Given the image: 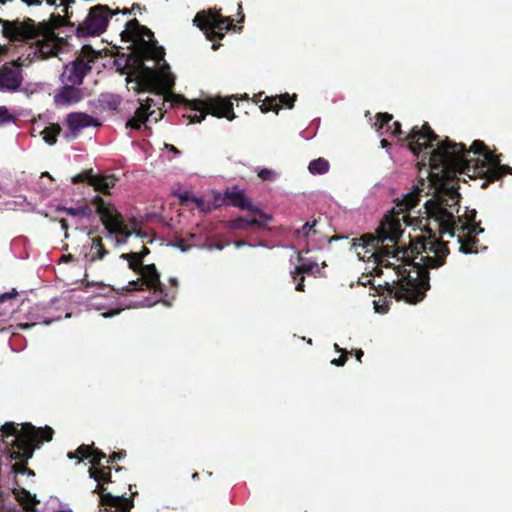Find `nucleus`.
<instances>
[{"label":"nucleus","mask_w":512,"mask_h":512,"mask_svg":"<svg viewBox=\"0 0 512 512\" xmlns=\"http://www.w3.org/2000/svg\"><path fill=\"white\" fill-rule=\"evenodd\" d=\"M234 244H235V246H236L237 248H240V247L245 246V245H246V242H245V241H241V240H240V241H236Z\"/></svg>","instance_id":"nucleus-41"},{"label":"nucleus","mask_w":512,"mask_h":512,"mask_svg":"<svg viewBox=\"0 0 512 512\" xmlns=\"http://www.w3.org/2000/svg\"><path fill=\"white\" fill-rule=\"evenodd\" d=\"M23 1L29 5H33V4H39L43 0H23ZM45 1L50 5L62 6L63 7L62 11L65 13L66 17H69L68 9H69L70 5L74 2V0H45Z\"/></svg>","instance_id":"nucleus-27"},{"label":"nucleus","mask_w":512,"mask_h":512,"mask_svg":"<svg viewBox=\"0 0 512 512\" xmlns=\"http://www.w3.org/2000/svg\"><path fill=\"white\" fill-rule=\"evenodd\" d=\"M330 164L324 158H317L309 163L308 170L312 175H323L329 171Z\"/></svg>","instance_id":"nucleus-23"},{"label":"nucleus","mask_w":512,"mask_h":512,"mask_svg":"<svg viewBox=\"0 0 512 512\" xmlns=\"http://www.w3.org/2000/svg\"><path fill=\"white\" fill-rule=\"evenodd\" d=\"M193 201L196 203L197 207L202 211V212H205L206 210H208V208L206 207V204H205V201L201 198H197V197H194L193 198Z\"/></svg>","instance_id":"nucleus-33"},{"label":"nucleus","mask_w":512,"mask_h":512,"mask_svg":"<svg viewBox=\"0 0 512 512\" xmlns=\"http://www.w3.org/2000/svg\"><path fill=\"white\" fill-rule=\"evenodd\" d=\"M108 306L109 304L106 302L97 301V297L92 299L90 302V307L97 311H101L104 317H111L117 315L120 312V309H109Z\"/></svg>","instance_id":"nucleus-25"},{"label":"nucleus","mask_w":512,"mask_h":512,"mask_svg":"<svg viewBox=\"0 0 512 512\" xmlns=\"http://www.w3.org/2000/svg\"><path fill=\"white\" fill-rule=\"evenodd\" d=\"M408 148L417 159V165L425 172L429 186L434 189L433 197L424 204L429 224H435L440 239H428L416 244L411 250L416 255L409 261V249L402 242V221L405 212L419 202L417 191L403 196L393 211L383 218L375 234H364L353 238L351 247L359 260L372 264L366 270L372 275H383L382 267L389 275L385 286L390 295L408 303L421 301L429 289L428 269L444 264L452 245L464 254L477 253L476 236L484 230L475 223L476 210L465 208L460 214V194L455 186L456 174L470 178L486 177L497 180L509 173L512 167L502 165L482 141L473 142L466 150L462 144L449 140L439 141L438 136L424 124L421 129L413 127L407 136Z\"/></svg>","instance_id":"nucleus-1"},{"label":"nucleus","mask_w":512,"mask_h":512,"mask_svg":"<svg viewBox=\"0 0 512 512\" xmlns=\"http://www.w3.org/2000/svg\"><path fill=\"white\" fill-rule=\"evenodd\" d=\"M16 120V116L12 114L7 107L0 106V126L12 123Z\"/></svg>","instance_id":"nucleus-29"},{"label":"nucleus","mask_w":512,"mask_h":512,"mask_svg":"<svg viewBox=\"0 0 512 512\" xmlns=\"http://www.w3.org/2000/svg\"><path fill=\"white\" fill-rule=\"evenodd\" d=\"M97 58V52L90 46L82 48V58L67 64L61 75L62 82L65 84L80 85L86 74L91 70L89 62Z\"/></svg>","instance_id":"nucleus-10"},{"label":"nucleus","mask_w":512,"mask_h":512,"mask_svg":"<svg viewBox=\"0 0 512 512\" xmlns=\"http://www.w3.org/2000/svg\"><path fill=\"white\" fill-rule=\"evenodd\" d=\"M263 222H260L257 219H246V218H237L230 222V227L235 230H245L250 226L255 225H263Z\"/></svg>","instance_id":"nucleus-26"},{"label":"nucleus","mask_w":512,"mask_h":512,"mask_svg":"<svg viewBox=\"0 0 512 512\" xmlns=\"http://www.w3.org/2000/svg\"><path fill=\"white\" fill-rule=\"evenodd\" d=\"M61 225H62V228L63 229H66L67 228V223L65 220H61Z\"/></svg>","instance_id":"nucleus-48"},{"label":"nucleus","mask_w":512,"mask_h":512,"mask_svg":"<svg viewBox=\"0 0 512 512\" xmlns=\"http://www.w3.org/2000/svg\"><path fill=\"white\" fill-rule=\"evenodd\" d=\"M299 265L295 267V270L291 272L292 277L296 279V275L307 273L312 275L320 274L321 269L325 266L323 263L322 266L319 265L313 259L310 258H302L300 255L297 256Z\"/></svg>","instance_id":"nucleus-19"},{"label":"nucleus","mask_w":512,"mask_h":512,"mask_svg":"<svg viewBox=\"0 0 512 512\" xmlns=\"http://www.w3.org/2000/svg\"><path fill=\"white\" fill-rule=\"evenodd\" d=\"M110 17L111 13L106 6L98 5L91 8L85 20L76 29L78 37L102 34L107 28Z\"/></svg>","instance_id":"nucleus-11"},{"label":"nucleus","mask_w":512,"mask_h":512,"mask_svg":"<svg viewBox=\"0 0 512 512\" xmlns=\"http://www.w3.org/2000/svg\"><path fill=\"white\" fill-rule=\"evenodd\" d=\"M16 295H17V292L4 293V294L0 295V303L5 302L6 300H11V299H12V298H14Z\"/></svg>","instance_id":"nucleus-34"},{"label":"nucleus","mask_w":512,"mask_h":512,"mask_svg":"<svg viewBox=\"0 0 512 512\" xmlns=\"http://www.w3.org/2000/svg\"><path fill=\"white\" fill-rule=\"evenodd\" d=\"M193 22L204 31L209 40H213L216 36L222 38L223 32L229 30L232 25L230 17H222L216 10L198 12Z\"/></svg>","instance_id":"nucleus-9"},{"label":"nucleus","mask_w":512,"mask_h":512,"mask_svg":"<svg viewBox=\"0 0 512 512\" xmlns=\"http://www.w3.org/2000/svg\"><path fill=\"white\" fill-rule=\"evenodd\" d=\"M44 176L50 177V175H49V173H48V172L43 173V174H42V177H44Z\"/></svg>","instance_id":"nucleus-51"},{"label":"nucleus","mask_w":512,"mask_h":512,"mask_svg":"<svg viewBox=\"0 0 512 512\" xmlns=\"http://www.w3.org/2000/svg\"><path fill=\"white\" fill-rule=\"evenodd\" d=\"M228 199L231 200V203L237 207L242 209L248 208L250 206L249 200L245 197V195L241 192L227 194Z\"/></svg>","instance_id":"nucleus-28"},{"label":"nucleus","mask_w":512,"mask_h":512,"mask_svg":"<svg viewBox=\"0 0 512 512\" xmlns=\"http://www.w3.org/2000/svg\"><path fill=\"white\" fill-rule=\"evenodd\" d=\"M66 124L73 138L77 137L85 128L97 127L100 125L96 118L83 112H73L68 114Z\"/></svg>","instance_id":"nucleus-14"},{"label":"nucleus","mask_w":512,"mask_h":512,"mask_svg":"<svg viewBox=\"0 0 512 512\" xmlns=\"http://www.w3.org/2000/svg\"><path fill=\"white\" fill-rule=\"evenodd\" d=\"M21 68L16 64H5L0 67V91L14 92L22 84Z\"/></svg>","instance_id":"nucleus-13"},{"label":"nucleus","mask_w":512,"mask_h":512,"mask_svg":"<svg viewBox=\"0 0 512 512\" xmlns=\"http://www.w3.org/2000/svg\"><path fill=\"white\" fill-rule=\"evenodd\" d=\"M381 146H382L383 148H387V147L389 146V142H388V140H387L386 138H383V139L381 140Z\"/></svg>","instance_id":"nucleus-40"},{"label":"nucleus","mask_w":512,"mask_h":512,"mask_svg":"<svg viewBox=\"0 0 512 512\" xmlns=\"http://www.w3.org/2000/svg\"><path fill=\"white\" fill-rule=\"evenodd\" d=\"M197 476H198L197 473L193 474V478H197Z\"/></svg>","instance_id":"nucleus-52"},{"label":"nucleus","mask_w":512,"mask_h":512,"mask_svg":"<svg viewBox=\"0 0 512 512\" xmlns=\"http://www.w3.org/2000/svg\"><path fill=\"white\" fill-rule=\"evenodd\" d=\"M318 221H308L301 228H298L294 231V238L298 241H306L315 240L316 235L318 233L317 226Z\"/></svg>","instance_id":"nucleus-21"},{"label":"nucleus","mask_w":512,"mask_h":512,"mask_svg":"<svg viewBox=\"0 0 512 512\" xmlns=\"http://www.w3.org/2000/svg\"><path fill=\"white\" fill-rule=\"evenodd\" d=\"M53 433V429L48 426L36 428L30 423H25L18 427L12 422L5 423L1 427L2 441L11 460L20 461L12 465L13 473L33 476V471L25 466V462L33 456L35 448H38L43 441L52 439Z\"/></svg>","instance_id":"nucleus-3"},{"label":"nucleus","mask_w":512,"mask_h":512,"mask_svg":"<svg viewBox=\"0 0 512 512\" xmlns=\"http://www.w3.org/2000/svg\"><path fill=\"white\" fill-rule=\"evenodd\" d=\"M35 504V501L27 502L25 503V508H29L30 506H33Z\"/></svg>","instance_id":"nucleus-47"},{"label":"nucleus","mask_w":512,"mask_h":512,"mask_svg":"<svg viewBox=\"0 0 512 512\" xmlns=\"http://www.w3.org/2000/svg\"><path fill=\"white\" fill-rule=\"evenodd\" d=\"M1 32L10 42H28L35 45V55L42 58L56 56L66 46L64 38L55 33L56 25L35 23L32 19L5 20L0 18Z\"/></svg>","instance_id":"nucleus-2"},{"label":"nucleus","mask_w":512,"mask_h":512,"mask_svg":"<svg viewBox=\"0 0 512 512\" xmlns=\"http://www.w3.org/2000/svg\"><path fill=\"white\" fill-rule=\"evenodd\" d=\"M121 455H122V453H120V452H119V453H114V454L112 455V457H111V461H114V460H116V459H120V458H121ZM108 462H110V460H109Z\"/></svg>","instance_id":"nucleus-39"},{"label":"nucleus","mask_w":512,"mask_h":512,"mask_svg":"<svg viewBox=\"0 0 512 512\" xmlns=\"http://www.w3.org/2000/svg\"><path fill=\"white\" fill-rule=\"evenodd\" d=\"M121 37L124 41H131L137 46V54L141 59L152 58L158 62L163 60L164 49L156 46L153 33L145 26H141L136 19L126 24Z\"/></svg>","instance_id":"nucleus-6"},{"label":"nucleus","mask_w":512,"mask_h":512,"mask_svg":"<svg viewBox=\"0 0 512 512\" xmlns=\"http://www.w3.org/2000/svg\"><path fill=\"white\" fill-rule=\"evenodd\" d=\"M82 97L83 94L79 88L72 84H66L54 95V102L58 106H68L78 103Z\"/></svg>","instance_id":"nucleus-17"},{"label":"nucleus","mask_w":512,"mask_h":512,"mask_svg":"<svg viewBox=\"0 0 512 512\" xmlns=\"http://www.w3.org/2000/svg\"><path fill=\"white\" fill-rule=\"evenodd\" d=\"M355 356H356V359H357L358 361H361V358H362V356H363V351H362L361 349L356 350V352H355Z\"/></svg>","instance_id":"nucleus-38"},{"label":"nucleus","mask_w":512,"mask_h":512,"mask_svg":"<svg viewBox=\"0 0 512 512\" xmlns=\"http://www.w3.org/2000/svg\"><path fill=\"white\" fill-rule=\"evenodd\" d=\"M155 72L153 69L145 67L141 63L139 69L135 71V79L127 77L128 84H133L132 89L137 92L152 91L154 88Z\"/></svg>","instance_id":"nucleus-15"},{"label":"nucleus","mask_w":512,"mask_h":512,"mask_svg":"<svg viewBox=\"0 0 512 512\" xmlns=\"http://www.w3.org/2000/svg\"><path fill=\"white\" fill-rule=\"evenodd\" d=\"M92 204L100 215L107 232V238L113 240L116 246L127 243L128 239L132 237L134 233L125 224L122 215L115 207L100 196H95L92 200Z\"/></svg>","instance_id":"nucleus-5"},{"label":"nucleus","mask_w":512,"mask_h":512,"mask_svg":"<svg viewBox=\"0 0 512 512\" xmlns=\"http://www.w3.org/2000/svg\"><path fill=\"white\" fill-rule=\"evenodd\" d=\"M170 282L173 285V287L176 288V286H177V279L176 278H171Z\"/></svg>","instance_id":"nucleus-46"},{"label":"nucleus","mask_w":512,"mask_h":512,"mask_svg":"<svg viewBox=\"0 0 512 512\" xmlns=\"http://www.w3.org/2000/svg\"><path fill=\"white\" fill-rule=\"evenodd\" d=\"M169 151L173 152L175 156H178L180 154V151L174 147L173 145H166L165 146Z\"/></svg>","instance_id":"nucleus-36"},{"label":"nucleus","mask_w":512,"mask_h":512,"mask_svg":"<svg viewBox=\"0 0 512 512\" xmlns=\"http://www.w3.org/2000/svg\"><path fill=\"white\" fill-rule=\"evenodd\" d=\"M153 92L152 97L140 100V107L136 110L126 123V127L133 130H139L143 126L146 128V121L153 119L157 122L162 117V106L165 105L166 97L162 93Z\"/></svg>","instance_id":"nucleus-8"},{"label":"nucleus","mask_w":512,"mask_h":512,"mask_svg":"<svg viewBox=\"0 0 512 512\" xmlns=\"http://www.w3.org/2000/svg\"><path fill=\"white\" fill-rule=\"evenodd\" d=\"M55 512H72L71 510H58V511H55Z\"/></svg>","instance_id":"nucleus-49"},{"label":"nucleus","mask_w":512,"mask_h":512,"mask_svg":"<svg viewBox=\"0 0 512 512\" xmlns=\"http://www.w3.org/2000/svg\"><path fill=\"white\" fill-rule=\"evenodd\" d=\"M213 248L218 249V250H221V249L223 248V246H222V245H219V244H215V245H211V246H209V249H213Z\"/></svg>","instance_id":"nucleus-42"},{"label":"nucleus","mask_w":512,"mask_h":512,"mask_svg":"<svg viewBox=\"0 0 512 512\" xmlns=\"http://www.w3.org/2000/svg\"><path fill=\"white\" fill-rule=\"evenodd\" d=\"M7 0H0V2L5 3Z\"/></svg>","instance_id":"nucleus-53"},{"label":"nucleus","mask_w":512,"mask_h":512,"mask_svg":"<svg viewBox=\"0 0 512 512\" xmlns=\"http://www.w3.org/2000/svg\"><path fill=\"white\" fill-rule=\"evenodd\" d=\"M61 131V127L58 124H51L50 126L46 127L43 131H41V136L43 140L49 144L53 145L57 141V136L59 135Z\"/></svg>","instance_id":"nucleus-24"},{"label":"nucleus","mask_w":512,"mask_h":512,"mask_svg":"<svg viewBox=\"0 0 512 512\" xmlns=\"http://www.w3.org/2000/svg\"><path fill=\"white\" fill-rule=\"evenodd\" d=\"M108 251L102 244V239L100 237H91L89 238L82 246L81 254L83 255L86 263H94L96 261L102 260L105 255H107Z\"/></svg>","instance_id":"nucleus-16"},{"label":"nucleus","mask_w":512,"mask_h":512,"mask_svg":"<svg viewBox=\"0 0 512 512\" xmlns=\"http://www.w3.org/2000/svg\"><path fill=\"white\" fill-rule=\"evenodd\" d=\"M60 319H61V315L55 316L53 318H44L43 323L48 325V324L52 323L53 321L60 320Z\"/></svg>","instance_id":"nucleus-35"},{"label":"nucleus","mask_w":512,"mask_h":512,"mask_svg":"<svg viewBox=\"0 0 512 512\" xmlns=\"http://www.w3.org/2000/svg\"><path fill=\"white\" fill-rule=\"evenodd\" d=\"M62 260L65 262L70 261V260H72V255L69 254V255L63 256Z\"/></svg>","instance_id":"nucleus-44"},{"label":"nucleus","mask_w":512,"mask_h":512,"mask_svg":"<svg viewBox=\"0 0 512 512\" xmlns=\"http://www.w3.org/2000/svg\"><path fill=\"white\" fill-rule=\"evenodd\" d=\"M183 101L187 104V117L192 123H200L208 113L218 118L225 117L230 121L235 118L233 104L228 100L208 98L204 101H187L185 99Z\"/></svg>","instance_id":"nucleus-7"},{"label":"nucleus","mask_w":512,"mask_h":512,"mask_svg":"<svg viewBox=\"0 0 512 512\" xmlns=\"http://www.w3.org/2000/svg\"><path fill=\"white\" fill-rule=\"evenodd\" d=\"M145 236H146V235H145L144 233H141L140 231L135 232V237H136V238H143V237H145Z\"/></svg>","instance_id":"nucleus-43"},{"label":"nucleus","mask_w":512,"mask_h":512,"mask_svg":"<svg viewBox=\"0 0 512 512\" xmlns=\"http://www.w3.org/2000/svg\"><path fill=\"white\" fill-rule=\"evenodd\" d=\"M160 80L166 88H171L174 84V78L170 74H166L164 71L161 73Z\"/></svg>","instance_id":"nucleus-32"},{"label":"nucleus","mask_w":512,"mask_h":512,"mask_svg":"<svg viewBox=\"0 0 512 512\" xmlns=\"http://www.w3.org/2000/svg\"><path fill=\"white\" fill-rule=\"evenodd\" d=\"M295 99V95L291 97L288 94H283L278 98H273L265 101L260 108L262 112L275 111L277 113L281 107V104L286 105L288 108H292Z\"/></svg>","instance_id":"nucleus-20"},{"label":"nucleus","mask_w":512,"mask_h":512,"mask_svg":"<svg viewBox=\"0 0 512 512\" xmlns=\"http://www.w3.org/2000/svg\"><path fill=\"white\" fill-rule=\"evenodd\" d=\"M218 46H219V45H217V44H213L212 48H213L214 50H216V49H218Z\"/></svg>","instance_id":"nucleus-50"},{"label":"nucleus","mask_w":512,"mask_h":512,"mask_svg":"<svg viewBox=\"0 0 512 512\" xmlns=\"http://www.w3.org/2000/svg\"><path fill=\"white\" fill-rule=\"evenodd\" d=\"M334 348H335L336 351L341 352L342 355L339 358H337V359H333L331 361V363L333 365H336V366H343L345 364V362H346V359H347L346 355L348 354V352L346 350H344V349H341L338 346V344H334Z\"/></svg>","instance_id":"nucleus-31"},{"label":"nucleus","mask_w":512,"mask_h":512,"mask_svg":"<svg viewBox=\"0 0 512 512\" xmlns=\"http://www.w3.org/2000/svg\"><path fill=\"white\" fill-rule=\"evenodd\" d=\"M149 253V250L143 246L141 252L123 253L119 256L120 259L127 263V266L132 271L138 274L136 280H131L128 286L124 289L127 291L143 290L146 289L153 291V296L145 297L141 301V305L151 307L158 302L166 306H170L175 297V291L172 294L164 292V286L160 281L159 273L154 264L144 265L143 257Z\"/></svg>","instance_id":"nucleus-4"},{"label":"nucleus","mask_w":512,"mask_h":512,"mask_svg":"<svg viewBox=\"0 0 512 512\" xmlns=\"http://www.w3.org/2000/svg\"><path fill=\"white\" fill-rule=\"evenodd\" d=\"M303 281H304V277L302 276L300 278V281L296 284V290L297 291H304V283H303Z\"/></svg>","instance_id":"nucleus-37"},{"label":"nucleus","mask_w":512,"mask_h":512,"mask_svg":"<svg viewBox=\"0 0 512 512\" xmlns=\"http://www.w3.org/2000/svg\"><path fill=\"white\" fill-rule=\"evenodd\" d=\"M58 210L64 211L67 215L72 217H77L80 219L90 220L93 217V211L91 207L88 205L78 206V207H61Z\"/></svg>","instance_id":"nucleus-22"},{"label":"nucleus","mask_w":512,"mask_h":512,"mask_svg":"<svg viewBox=\"0 0 512 512\" xmlns=\"http://www.w3.org/2000/svg\"><path fill=\"white\" fill-rule=\"evenodd\" d=\"M15 204H16V202H8V203L6 204V207H7L8 209H12V208L14 207V205H15Z\"/></svg>","instance_id":"nucleus-45"},{"label":"nucleus","mask_w":512,"mask_h":512,"mask_svg":"<svg viewBox=\"0 0 512 512\" xmlns=\"http://www.w3.org/2000/svg\"><path fill=\"white\" fill-rule=\"evenodd\" d=\"M374 126L380 136L391 135L393 137L400 135V123L392 122V116L387 113L378 114Z\"/></svg>","instance_id":"nucleus-18"},{"label":"nucleus","mask_w":512,"mask_h":512,"mask_svg":"<svg viewBox=\"0 0 512 512\" xmlns=\"http://www.w3.org/2000/svg\"><path fill=\"white\" fill-rule=\"evenodd\" d=\"M258 176L264 181H273L277 178V173L273 170L262 168L259 169Z\"/></svg>","instance_id":"nucleus-30"},{"label":"nucleus","mask_w":512,"mask_h":512,"mask_svg":"<svg viewBox=\"0 0 512 512\" xmlns=\"http://www.w3.org/2000/svg\"><path fill=\"white\" fill-rule=\"evenodd\" d=\"M74 184L87 183L96 191L109 194L110 189L115 186L116 178L111 174H95L93 169L85 170L72 178Z\"/></svg>","instance_id":"nucleus-12"}]
</instances>
